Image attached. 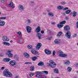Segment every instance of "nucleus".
<instances>
[{
    "label": "nucleus",
    "mask_w": 78,
    "mask_h": 78,
    "mask_svg": "<svg viewBox=\"0 0 78 78\" xmlns=\"http://www.w3.org/2000/svg\"><path fill=\"white\" fill-rule=\"evenodd\" d=\"M3 75L4 76H7V77H11L12 76V74L9 71L8 69H5L3 73Z\"/></svg>",
    "instance_id": "1"
},
{
    "label": "nucleus",
    "mask_w": 78,
    "mask_h": 78,
    "mask_svg": "<svg viewBox=\"0 0 78 78\" xmlns=\"http://www.w3.org/2000/svg\"><path fill=\"white\" fill-rule=\"evenodd\" d=\"M40 31H41V27L38 26L37 28L36 29V32L37 33L36 34V36L38 38L39 40L41 39V35L40 33H39Z\"/></svg>",
    "instance_id": "2"
},
{
    "label": "nucleus",
    "mask_w": 78,
    "mask_h": 78,
    "mask_svg": "<svg viewBox=\"0 0 78 78\" xmlns=\"http://www.w3.org/2000/svg\"><path fill=\"white\" fill-rule=\"evenodd\" d=\"M50 63H46V66H47L48 67H51L52 68L53 67H55L56 66V63L54 62V61L51 60L49 61Z\"/></svg>",
    "instance_id": "3"
},
{
    "label": "nucleus",
    "mask_w": 78,
    "mask_h": 78,
    "mask_svg": "<svg viewBox=\"0 0 78 78\" xmlns=\"http://www.w3.org/2000/svg\"><path fill=\"white\" fill-rule=\"evenodd\" d=\"M12 52V50H8L6 51V52L5 53V55L8 57H9V58H12L13 56V54L11 53V52Z\"/></svg>",
    "instance_id": "4"
},
{
    "label": "nucleus",
    "mask_w": 78,
    "mask_h": 78,
    "mask_svg": "<svg viewBox=\"0 0 78 78\" xmlns=\"http://www.w3.org/2000/svg\"><path fill=\"white\" fill-rule=\"evenodd\" d=\"M71 32L70 31H68L65 34V36L68 39H70L71 37Z\"/></svg>",
    "instance_id": "5"
},
{
    "label": "nucleus",
    "mask_w": 78,
    "mask_h": 78,
    "mask_svg": "<svg viewBox=\"0 0 78 78\" xmlns=\"http://www.w3.org/2000/svg\"><path fill=\"white\" fill-rule=\"evenodd\" d=\"M35 49H33L31 50V52L34 54V55H39V53L38 51H36L35 50Z\"/></svg>",
    "instance_id": "6"
},
{
    "label": "nucleus",
    "mask_w": 78,
    "mask_h": 78,
    "mask_svg": "<svg viewBox=\"0 0 78 78\" xmlns=\"http://www.w3.org/2000/svg\"><path fill=\"white\" fill-rule=\"evenodd\" d=\"M17 64V62L15 61H11L9 62V65L10 66H14Z\"/></svg>",
    "instance_id": "7"
},
{
    "label": "nucleus",
    "mask_w": 78,
    "mask_h": 78,
    "mask_svg": "<svg viewBox=\"0 0 78 78\" xmlns=\"http://www.w3.org/2000/svg\"><path fill=\"white\" fill-rule=\"evenodd\" d=\"M3 41L5 42H8L9 41V38L6 36H5L2 37Z\"/></svg>",
    "instance_id": "8"
},
{
    "label": "nucleus",
    "mask_w": 78,
    "mask_h": 78,
    "mask_svg": "<svg viewBox=\"0 0 78 78\" xmlns=\"http://www.w3.org/2000/svg\"><path fill=\"white\" fill-rule=\"evenodd\" d=\"M18 8L19 10L21 11H24V7L22 5H20L18 6Z\"/></svg>",
    "instance_id": "9"
},
{
    "label": "nucleus",
    "mask_w": 78,
    "mask_h": 78,
    "mask_svg": "<svg viewBox=\"0 0 78 78\" xmlns=\"http://www.w3.org/2000/svg\"><path fill=\"white\" fill-rule=\"evenodd\" d=\"M26 30L28 33H30L31 32V30H32V28H31V27L29 26H27L26 27Z\"/></svg>",
    "instance_id": "10"
},
{
    "label": "nucleus",
    "mask_w": 78,
    "mask_h": 78,
    "mask_svg": "<svg viewBox=\"0 0 78 78\" xmlns=\"http://www.w3.org/2000/svg\"><path fill=\"white\" fill-rule=\"evenodd\" d=\"M64 30L65 31H69L70 30V26L68 25H66L64 27Z\"/></svg>",
    "instance_id": "11"
},
{
    "label": "nucleus",
    "mask_w": 78,
    "mask_h": 78,
    "mask_svg": "<svg viewBox=\"0 0 78 78\" xmlns=\"http://www.w3.org/2000/svg\"><path fill=\"white\" fill-rule=\"evenodd\" d=\"M41 45H42V44L41 43H38L37 45V46L36 47L37 50H39L41 47Z\"/></svg>",
    "instance_id": "12"
},
{
    "label": "nucleus",
    "mask_w": 78,
    "mask_h": 78,
    "mask_svg": "<svg viewBox=\"0 0 78 78\" xmlns=\"http://www.w3.org/2000/svg\"><path fill=\"white\" fill-rule=\"evenodd\" d=\"M5 25V22L0 20V26H3Z\"/></svg>",
    "instance_id": "13"
},
{
    "label": "nucleus",
    "mask_w": 78,
    "mask_h": 78,
    "mask_svg": "<svg viewBox=\"0 0 78 78\" xmlns=\"http://www.w3.org/2000/svg\"><path fill=\"white\" fill-rule=\"evenodd\" d=\"M45 53L47 55H51V51L48 50L46 49L45 51Z\"/></svg>",
    "instance_id": "14"
},
{
    "label": "nucleus",
    "mask_w": 78,
    "mask_h": 78,
    "mask_svg": "<svg viewBox=\"0 0 78 78\" xmlns=\"http://www.w3.org/2000/svg\"><path fill=\"white\" fill-rule=\"evenodd\" d=\"M24 56V57H25L26 58H30V55L29 54H28L27 53L25 52L23 54Z\"/></svg>",
    "instance_id": "15"
},
{
    "label": "nucleus",
    "mask_w": 78,
    "mask_h": 78,
    "mask_svg": "<svg viewBox=\"0 0 78 78\" xmlns=\"http://www.w3.org/2000/svg\"><path fill=\"white\" fill-rule=\"evenodd\" d=\"M61 41H60V40L59 39H56L54 41V42L56 44H60Z\"/></svg>",
    "instance_id": "16"
},
{
    "label": "nucleus",
    "mask_w": 78,
    "mask_h": 78,
    "mask_svg": "<svg viewBox=\"0 0 78 78\" xmlns=\"http://www.w3.org/2000/svg\"><path fill=\"white\" fill-rule=\"evenodd\" d=\"M13 3H12V2H10L9 4V6L10 7H11L12 8H14V6L13 5Z\"/></svg>",
    "instance_id": "17"
},
{
    "label": "nucleus",
    "mask_w": 78,
    "mask_h": 78,
    "mask_svg": "<svg viewBox=\"0 0 78 78\" xmlns=\"http://www.w3.org/2000/svg\"><path fill=\"white\" fill-rule=\"evenodd\" d=\"M39 66H43L44 65V63L43 62H40L37 64Z\"/></svg>",
    "instance_id": "18"
},
{
    "label": "nucleus",
    "mask_w": 78,
    "mask_h": 78,
    "mask_svg": "<svg viewBox=\"0 0 78 78\" xmlns=\"http://www.w3.org/2000/svg\"><path fill=\"white\" fill-rule=\"evenodd\" d=\"M2 44L3 45H8V46H9V45H10V43L6 42H2Z\"/></svg>",
    "instance_id": "19"
},
{
    "label": "nucleus",
    "mask_w": 78,
    "mask_h": 78,
    "mask_svg": "<svg viewBox=\"0 0 78 78\" xmlns=\"http://www.w3.org/2000/svg\"><path fill=\"white\" fill-rule=\"evenodd\" d=\"M54 72H55V73H59V70L57 68L54 69Z\"/></svg>",
    "instance_id": "20"
},
{
    "label": "nucleus",
    "mask_w": 78,
    "mask_h": 78,
    "mask_svg": "<svg viewBox=\"0 0 78 78\" xmlns=\"http://www.w3.org/2000/svg\"><path fill=\"white\" fill-rule=\"evenodd\" d=\"M58 53L59 55V56L60 57L62 55L63 53V52L61 50H59L58 51Z\"/></svg>",
    "instance_id": "21"
},
{
    "label": "nucleus",
    "mask_w": 78,
    "mask_h": 78,
    "mask_svg": "<svg viewBox=\"0 0 78 78\" xmlns=\"http://www.w3.org/2000/svg\"><path fill=\"white\" fill-rule=\"evenodd\" d=\"M57 9H64V7L61 5H58L57 6Z\"/></svg>",
    "instance_id": "22"
},
{
    "label": "nucleus",
    "mask_w": 78,
    "mask_h": 78,
    "mask_svg": "<svg viewBox=\"0 0 78 78\" xmlns=\"http://www.w3.org/2000/svg\"><path fill=\"white\" fill-rule=\"evenodd\" d=\"M70 64V62L69 61H67L66 62H65V64L66 66H69Z\"/></svg>",
    "instance_id": "23"
},
{
    "label": "nucleus",
    "mask_w": 78,
    "mask_h": 78,
    "mask_svg": "<svg viewBox=\"0 0 78 78\" xmlns=\"http://www.w3.org/2000/svg\"><path fill=\"white\" fill-rule=\"evenodd\" d=\"M77 13V12H76L74 11L73 12V17H76V14Z\"/></svg>",
    "instance_id": "24"
},
{
    "label": "nucleus",
    "mask_w": 78,
    "mask_h": 78,
    "mask_svg": "<svg viewBox=\"0 0 78 78\" xmlns=\"http://www.w3.org/2000/svg\"><path fill=\"white\" fill-rule=\"evenodd\" d=\"M67 54H62L61 55L60 57H62L63 58H65V57H67Z\"/></svg>",
    "instance_id": "25"
},
{
    "label": "nucleus",
    "mask_w": 78,
    "mask_h": 78,
    "mask_svg": "<svg viewBox=\"0 0 78 78\" xmlns=\"http://www.w3.org/2000/svg\"><path fill=\"white\" fill-rule=\"evenodd\" d=\"M63 26H64V25L63 24H58L57 25V27H58V28H61Z\"/></svg>",
    "instance_id": "26"
},
{
    "label": "nucleus",
    "mask_w": 78,
    "mask_h": 78,
    "mask_svg": "<svg viewBox=\"0 0 78 78\" xmlns=\"http://www.w3.org/2000/svg\"><path fill=\"white\" fill-rule=\"evenodd\" d=\"M67 70L68 72H70L72 70V67L68 66L67 68Z\"/></svg>",
    "instance_id": "27"
},
{
    "label": "nucleus",
    "mask_w": 78,
    "mask_h": 78,
    "mask_svg": "<svg viewBox=\"0 0 78 78\" xmlns=\"http://www.w3.org/2000/svg\"><path fill=\"white\" fill-rule=\"evenodd\" d=\"M48 15L49 16H50L51 17H53V16H54V14H53V13L51 12L49 13Z\"/></svg>",
    "instance_id": "28"
},
{
    "label": "nucleus",
    "mask_w": 78,
    "mask_h": 78,
    "mask_svg": "<svg viewBox=\"0 0 78 78\" xmlns=\"http://www.w3.org/2000/svg\"><path fill=\"white\" fill-rule=\"evenodd\" d=\"M27 48L28 49H33V46L32 45H29L27 46Z\"/></svg>",
    "instance_id": "29"
},
{
    "label": "nucleus",
    "mask_w": 78,
    "mask_h": 78,
    "mask_svg": "<svg viewBox=\"0 0 78 78\" xmlns=\"http://www.w3.org/2000/svg\"><path fill=\"white\" fill-rule=\"evenodd\" d=\"M62 34V32H59L57 34L58 37H60L61 35Z\"/></svg>",
    "instance_id": "30"
},
{
    "label": "nucleus",
    "mask_w": 78,
    "mask_h": 78,
    "mask_svg": "<svg viewBox=\"0 0 78 78\" xmlns=\"http://www.w3.org/2000/svg\"><path fill=\"white\" fill-rule=\"evenodd\" d=\"M70 12H71V10H69L66 11L65 13L67 14H70Z\"/></svg>",
    "instance_id": "31"
},
{
    "label": "nucleus",
    "mask_w": 78,
    "mask_h": 78,
    "mask_svg": "<svg viewBox=\"0 0 78 78\" xmlns=\"http://www.w3.org/2000/svg\"><path fill=\"white\" fill-rule=\"evenodd\" d=\"M10 60L11 59H4L3 61H4L5 62H9Z\"/></svg>",
    "instance_id": "32"
},
{
    "label": "nucleus",
    "mask_w": 78,
    "mask_h": 78,
    "mask_svg": "<svg viewBox=\"0 0 78 78\" xmlns=\"http://www.w3.org/2000/svg\"><path fill=\"white\" fill-rule=\"evenodd\" d=\"M36 76L37 78H41V77H42V75L41 74H37Z\"/></svg>",
    "instance_id": "33"
},
{
    "label": "nucleus",
    "mask_w": 78,
    "mask_h": 78,
    "mask_svg": "<svg viewBox=\"0 0 78 78\" xmlns=\"http://www.w3.org/2000/svg\"><path fill=\"white\" fill-rule=\"evenodd\" d=\"M34 67L33 66H32L30 67V71H34Z\"/></svg>",
    "instance_id": "34"
},
{
    "label": "nucleus",
    "mask_w": 78,
    "mask_h": 78,
    "mask_svg": "<svg viewBox=\"0 0 78 78\" xmlns=\"http://www.w3.org/2000/svg\"><path fill=\"white\" fill-rule=\"evenodd\" d=\"M26 22L27 23H31V21L30 20H26Z\"/></svg>",
    "instance_id": "35"
},
{
    "label": "nucleus",
    "mask_w": 78,
    "mask_h": 78,
    "mask_svg": "<svg viewBox=\"0 0 78 78\" xmlns=\"http://www.w3.org/2000/svg\"><path fill=\"white\" fill-rule=\"evenodd\" d=\"M14 58H16V59H19L20 58L19 57L18 55H14Z\"/></svg>",
    "instance_id": "36"
},
{
    "label": "nucleus",
    "mask_w": 78,
    "mask_h": 78,
    "mask_svg": "<svg viewBox=\"0 0 78 78\" xmlns=\"http://www.w3.org/2000/svg\"><path fill=\"white\" fill-rule=\"evenodd\" d=\"M66 23V21H63L60 23V24H65Z\"/></svg>",
    "instance_id": "37"
},
{
    "label": "nucleus",
    "mask_w": 78,
    "mask_h": 78,
    "mask_svg": "<svg viewBox=\"0 0 78 78\" xmlns=\"http://www.w3.org/2000/svg\"><path fill=\"white\" fill-rule=\"evenodd\" d=\"M36 73H39L40 74H42V73H43V72L42 71H36Z\"/></svg>",
    "instance_id": "38"
},
{
    "label": "nucleus",
    "mask_w": 78,
    "mask_h": 78,
    "mask_svg": "<svg viewBox=\"0 0 78 78\" xmlns=\"http://www.w3.org/2000/svg\"><path fill=\"white\" fill-rule=\"evenodd\" d=\"M43 72V73H45V74H46L47 75L48 74V72L47 71H42Z\"/></svg>",
    "instance_id": "39"
},
{
    "label": "nucleus",
    "mask_w": 78,
    "mask_h": 78,
    "mask_svg": "<svg viewBox=\"0 0 78 78\" xmlns=\"http://www.w3.org/2000/svg\"><path fill=\"white\" fill-rule=\"evenodd\" d=\"M38 57V56H35V57H31L30 58L31 59H37V58Z\"/></svg>",
    "instance_id": "40"
},
{
    "label": "nucleus",
    "mask_w": 78,
    "mask_h": 78,
    "mask_svg": "<svg viewBox=\"0 0 78 78\" xmlns=\"http://www.w3.org/2000/svg\"><path fill=\"white\" fill-rule=\"evenodd\" d=\"M33 75H34V73H30L29 75V76H30V77L33 76Z\"/></svg>",
    "instance_id": "41"
},
{
    "label": "nucleus",
    "mask_w": 78,
    "mask_h": 78,
    "mask_svg": "<svg viewBox=\"0 0 78 78\" xmlns=\"http://www.w3.org/2000/svg\"><path fill=\"white\" fill-rule=\"evenodd\" d=\"M62 5H66V2H61L60 3Z\"/></svg>",
    "instance_id": "42"
},
{
    "label": "nucleus",
    "mask_w": 78,
    "mask_h": 78,
    "mask_svg": "<svg viewBox=\"0 0 78 78\" xmlns=\"http://www.w3.org/2000/svg\"><path fill=\"white\" fill-rule=\"evenodd\" d=\"M0 19H2V20L6 19V17H0Z\"/></svg>",
    "instance_id": "43"
},
{
    "label": "nucleus",
    "mask_w": 78,
    "mask_h": 78,
    "mask_svg": "<svg viewBox=\"0 0 78 78\" xmlns=\"http://www.w3.org/2000/svg\"><path fill=\"white\" fill-rule=\"evenodd\" d=\"M52 38V37H50L47 38L46 39H47L48 40H49V41H50V40H51Z\"/></svg>",
    "instance_id": "44"
},
{
    "label": "nucleus",
    "mask_w": 78,
    "mask_h": 78,
    "mask_svg": "<svg viewBox=\"0 0 78 78\" xmlns=\"http://www.w3.org/2000/svg\"><path fill=\"white\" fill-rule=\"evenodd\" d=\"M55 53H56V51H53L52 52V55H53V56H55Z\"/></svg>",
    "instance_id": "45"
},
{
    "label": "nucleus",
    "mask_w": 78,
    "mask_h": 78,
    "mask_svg": "<svg viewBox=\"0 0 78 78\" xmlns=\"http://www.w3.org/2000/svg\"><path fill=\"white\" fill-rule=\"evenodd\" d=\"M76 36H77L76 34H75L73 35V37H76Z\"/></svg>",
    "instance_id": "46"
},
{
    "label": "nucleus",
    "mask_w": 78,
    "mask_h": 78,
    "mask_svg": "<svg viewBox=\"0 0 78 78\" xmlns=\"http://www.w3.org/2000/svg\"><path fill=\"white\" fill-rule=\"evenodd\" d=\"M4 56V54L3 53L0 54V56H1V57H3V56Z\"/></svg>",
    "instance_id": "47"
},
{
    "label": "nucleus",
    "mask_w": 78,
    "mask_h": 78,
    "mask_svg": "<svg viewBox=\"0 0 78 78\" xmlns=\"http://www.w3.org/2000/svg\"><path fill=\"white\" fill-rule=\"evenodd\" d=\"M18 34L20 36H22L21 35V32H18Z\"/></svg>",
    "instance_id": "48"
},
{
    "label": "nucleus",
    "mask_w": 78,
    "mask_h": 78,
    "mask_svg": "<svg viewBox=\"0 0 78 78\" xmlns=\"http://www.w3.org/2000/svg\"><path fill=\"white\" fill-rule=\"evenodd\" d=\"M69 9L68 8L66 7V8H65L63 9V11H64L65 10H67V9Z\"/></svg>",
    "instance_id": "49"
},
{
    "label": "nucleus",
    "mask_w": 78,
    "mask_h": 78,
    "mask_svg": "<svg viewBox=\"0 0 78 78\" xmlns=\"http://www.w3.org/2000/svg\"><path fill=\"white\" fill-rule=\"evenodd\" d=\"M51 24H52V25H55V24H56V23L51 21Z\"/></svg>",
    "instance_id": "50"
},
{
    "label": "nucleus",
    "mask_w": 78,
    "mask_h": 78,
    "mask_svg": "<svg viewBox=\"0 0 78 78\" xmlns=\"http://www.w3.org/2000/svg\"><path fill=\"white\" fill-rule=\"evenodd\" d=\"M31 62H26L25 63V64H31Z\"/></svg>",
    "instance_id": "51"
},
{
    "label": "nucleus",
    "mask_w": 78,
    "mask_h": 78,
    "mask_svg": "<svg viewBox=\"0 0 78 78\" xmlns=\"http://www.w3.org/2000/svg\"><path fill=\"white\" fill-rule=\"evenodd\" d=\"M74 65L76 66V67H78V63H76L74 64Z\"/></svg>",
    "instance_id": "52"
},
{
    "label": "nucleus",
    "mask_w": 78,
    "mask_h": 78,
    "mask_svg": "<svg viewBox=\"0 0 78 78\" xmlns=\"http://www.w3.org/2000/svg\"><path fill=\"white\" fill-rule=\"evenodd\" d=\"M41 32L42 34H44V30H41Z\"/></svg>",
    "instance_id": "53"
},
{
    "label": "nucleus",
    "mask_w": 78,
    "mask_h": 78,
    "mask_svg": "<svg viewBox=\"0 0 78 78\" xmlns=\"http://www.w3.org/2000/svg\"><path fill=\"white\" fill-rule=\"evenodd\" d=\"M76 24H77V25H76L77 28H78V21L77 22Z\"/></svg>",
    "instance_id": "54"
},
{
    "label": "nucleus",
    "mask_w": 78,
    "mask_h": 78,
    "mask_svg": "<svg viewBox=\"0 0 78 78\" xmlns=\"http://www.w3.org/2000/svg\"><path fill=\"white\" fill-rule=\"evenodd\" d=\"M18 41V42H20V43L22 42V41L21 40H19Z\"/></svg>",
    "instance_id": "55"
},
{
    "label": "nucleus",
    "mask_w": 78,
    "mask_h": 78,
    "mask_svg": "<svg viewBox=\"0 0 78 78\" xmlns=\"http://www.w3.org/2000/svg\"><path fill=\"white\" fill-rule=\"evenodd\" d=\"M1 2L2 3H4V2H5V1H4V0H2Z\"/></svg>",
    "instance_id": "56"
},
{
    "label": "nucleus",
    "mask_w": 78,
    "mask_h": 78,
    "mask_svg": "<svg viewBox=\"0 0 78 78\" xmlns=\"http://www.w3.org/2000/svg\"><path fill=\"white\" fill-rule=\"evenodd\" d=\"M1 69H2V70H3L4 69H5V67H2Z\"/></svg>",
    "instance_id": "57"
},
{
    "label": "nucleus",
    "mask_w": 78,
    "mask_h": 78,
    "mask_svg": "<svg viewBox=\"0 0 78 78\" xmlns=\"http://www.w3.org/2000/svg\"><path fill=\"white\" fill-rule=\"evenodd\" d=\"M65 19H66V20H68V19H69V18L66 17Z\"/></svg>",
    "instance_id": "58"
},
{
    "label": "nucleus",
    "mask_w": 78,
    "mask_h": 78,
    "mask_svg": "<svg viewBox=\"0 0 78 78\" xmlns=\"http://www.w3.org/2000/svg\"><path fill=\"white\" fill-rule=\"evenodd\" d=\"M15 78H19V76H15Z\"/></svg>",
    "instance_id": "59"
},
{
    "label": "nucleus",
    "mask_w": 78,
    "mask_h": 78,
    "mask_svg": "<svg viewBox=\"0 0 78 78\" xmlns=\"http://www.w3.org/2000/svg\"><path fill=\"white\" fill-rule=\"evenodd\" d=\"M31 3H34V1H31Z\"/></svg>",
    "instance_id": "60"
},
{
    "label": "nucleus",
    "mask_w": 78,
    "mask_h": 78,
    "mask_svg": "<svg viewBox=\"0 0 78 78\" xmlns=\"http://www.w3.org/2000/svg\"><path fill=\"white\" fill-rule=\"evenodd\" d=\"M62 14H63V16H65L66 14L65 13H62Z\"/></svg>",
    "instance_id": "61"
},
{
    "label": "nucleus",
    "mask_w": 78,
    "mask_h": 78,
    "mask_svg": "<svg viewBox=\"0 0 78 78\" xmlns=\"http://www.w3.org/2000/svg\"><path fill=\"white\" fill-rule=\"evenodd\" d=\"M33 61H36V59H32Z\"/></svg>",
    "instance_id": "62"
},
{
    "label": "nucleus",
    "mask_w": 78,
    "mask_h": 78,
    "mask_svg": "<svg viewBox=\"0 0 78 78\" xmlns=\"http://www.w3.org/2000/svg\"><path fill=\"white\" fill-rule=\"evenodd\" d=\"M10 42L11 43H12V41L11 40L10 41Z\"/></svg>",
    "instance_id": "63"
},
{
    "label": "nucleus",
    "mask_w": 78,
    "mask_h": 78,
    "mask_svg": "<svg viewBox=\"0 0 78 78\" xmlns=\"http://www.w3.org/2000/svg\"><path fill=\"white\" fill-rule=\"evenodd\" d=\"M43 14H44V15H45V14H46V13H43Z\"/></svg>",
    "instance_id": "64"
}]
</instances>
